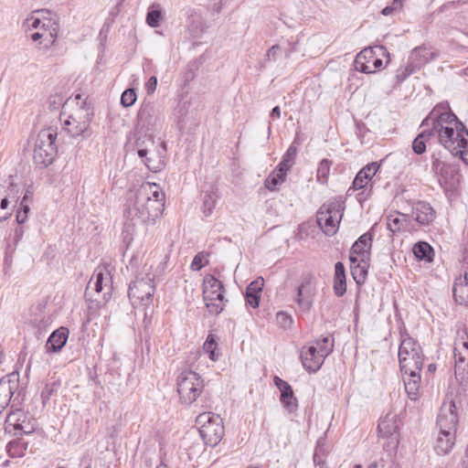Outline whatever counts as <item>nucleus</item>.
Returning <instances> with one entry per match:
<instances>
[{"label":"nucleus","instance_id":"obj_5","mask_svg":"<svg viewBox=\"0 0 468 468\" xmlns=\"http://www.w3.org/2000/svg\"><path fill=\"white\" fill-rule=\"evenodd\" d=\"M200 437L211 447L217 446L222 440L225 430L219 415L213 412H203L196 418Z\"/></svg>","mask_w":468,"mask_h":468},{"label":"nucleus","instance_id":"obj_54","mask_svg":"<svg viewBox=\"0 0 468 468\" xmlns=\"http://www.w3.org/2000/svg\"><path fill=\"white\" fill-rule=\"evenodd\" d=\"M276 319L278 324L283 328H288L292 324V316L284 312H279L276 315Z\"/></svg>","mask_w":468,"mask_h":468},{"label":"nucleus","instance_id":"obj_32","mask_svg":"<svg viewBox=\"0 0 468 468\" xmlns=\"http://www.w3.org/2000/svg\"><path fill=\"white\" fill-rule=\"evenodd\" d=\"M163 19L164 10L161 4L156 2L151 4L146 14V24L153 28L158 27Z\"/></svg>","mask_w":468,"mask_h":468},{"label":"nucleus","instance_id":"obj_28","mask_svg":"<svg viewBox=\"0 0 468 468\" xmlns=\"http://www.w3.org/2000/svg\"><path fill=\"white\" fill-rule=\"evenodd\" d=\"M454 300L461 305H468V273L455 279L452 286Z\"/></svg>","mask_w":468,"mask_h":468},{"label":"nucleus","instance_id":"obj_10","mask_svg":"<svg viewBox=\"0 0 468 468\" xmlns=\"http://www.w3.org/2000/svg\"><path fill=\"white\" fill-rule=\"evenodd\" d=\"M154 275L145 272L144 276L137 277L129 286L128 296L135 307H148L153 303L155 292Z\"/></svg>","mask_w":468,"mask_h":468},{"label":"nucleus","instance_id":"obj_51","mask_svg":"<svg viewBox=\"0 0 468 468\" xmlns=\"http://www.w3.org/2000/svg\"><path fill=\"white\" fill-rule=\"evenodd\" d=\"M369 180L370 179L367 176V174L359 171L353 181V187L356 190L362 189L367 185Z\"/></svg>","mask_w":468,"mask_h":468},{"label":"nucleus","instance_id":"obj_55","mask_svg":"<svg viewBox=\"0 0 468 468\" xmlns=\"http://www.w3.org/2000/svg\"><path fill=\"white\" fill-rule=\"evenodd\" d=\"M379 167H380V165L378 163L373 162V163L367 165L360 171L367 174V176L369 179H371L376 175V173L378 171Z\"/></svg>","mask_w":468,"mask_h":468},{"label":"nucleus","instance_id":"obj_45","mask_svg":"<svg viewBox=\"0 0 468 468\" xmlns=\"http://www.w3.org/2000/svg\"><path fill=\"white\" fill-rule=\"evenodd\" d=\"M217 198L218 197L214 192H207L204 195L202 208L205 217H209L212 214Z\"/></svg>","mask_w":468,"mask_h":468},{"label":"nucleus","instance_id":"obj_11","mask_svg":"<svg viewBox=\"0 0 468 468\" xmlns=\"http://www.w3.org/2000/svg\"><path fill=\"white\" fill-rule=\"evenodd\" d=\"M400 419L398 414L388 412L378 426L379 438L384 440L383 447L389 452H396L399 443Z\"/></svg>","mask_w":468,"mask_h":468},{"label":"nucleus","instance_id":"obj_20","mask_svg":"<svg viewBox=\"0 0 468 468\" xmlns=\"http://www.w3.org/2000/svg\"><path fill=\"white\" fill-rule=\"evenodd\" d=\"M372 248V235L366 232L352 245L350 250V263L355 264L357 260L365 261L370 260V250Z\"/></svg>","mask_w":468,"mask_h":468},{"label":"nucleus","instance_id":"obj_39","mask_svg":"<svg viewBox=\"0 0 468 468\" xmlns=\"http://www.w3.org/2000/svg\"><path fill=\"white\" fill-rule=\"evenodd\" d=\"M27 450V443L21 440H14L6 444V452L9 457L16 458L24 455Z\"/></svg>","mask_w":468,"mask_h":468},{"label":"nucleus","instance_id":"obj_52","mask_svg":"<svg viewBox=\"0 0 468 468\" xmlns=\"http://www.w3.org/2000/svg\"><path fill=\"white\" fill-rule=\"evenodd\" d=\"M204 260L205 254L203 252L197 253L191 262L192 271H200L204 266H206L208 263V261L206 260L204 262Z\"/></svg>","mask_w":468,"mask_h":468},{"label":"nucleus","instance_id":"obj_16","mask_svg":"<svg viewBox=\"0 0 468 468\" xmlns=\"http://www.w3.org/2000/svg\"><path fill=\"white\" fill-rule=\"evenodd\" d=\"M166 155V144L158 143L155 147L151 149H141L140 158L149 170L158 172L165 167Z\"/></svg>","mask_w":468,"mask_h":468},{"label":"nucleus","instance_id":"obj_12","mask_svg":"<svg viewBox=\"0 0 468 468\" xmlns=\"http://www.w3.org/2000/svg\"><path fill=\"white\" fill-rule=\"evenodd\" d=\"M224 286L222 282L214 276L204 279L203 297L206 306L210 314H219L224 309Z\"/></svg>","mask_w":468,"mask_h":468},{"label":"nucleus","instance_id":"obj_7","mask_svg":"<svg viewBox=\"0 0 468 468\" xmlns=\"http://www.w3.org/2000/svg\"><path fill=\"white\" fill-rule=\"evenodd\" d=\"M399 360L402 375L409 371H420L423 366V354L420 345L411 337L402 339L399 348Z\"/></svg>","mask_w":468,"mask_h":468},{"label":"nucleus","instance_id":"obj_26","mask_svg":"<svg viewBox=\"0 0 468 468\" xmlns=\"http://www.w3.org/2000/svg\"><path fill=\"white\" fill-rule=\"evenodd\" d=\"M69 337V330L66 327H59L55 330L48 338L45 348L48 353H58L66 345Z\"/></svg>","mask_w":468,"mask_h":468},{"label":"nucleus","instance_id":"obj_49","mask_svg":"<svg viewBox=\"0 0 468 468\" xmlns=\"http://www.w3.org/2000/svg\"><path fill=\"white\" fill-rule=\"evenodd\" d=\"M333 289L337 297L343 296L346 292V278H334Z\"/></svg>","mask_w":468,"mask_h":468},{"label":"nucleus","instance_id":"obj_13","mask_svg":"<svg viewBox=\"0 0 468 468\" xmlns=\"http://www.w3.org/2000/svg\"><path fill=\"white\" fill-rule=\"evenodd\" d=\"M454 373L457 379L468 382V334L459 331L454 343Z\"/></svg>","mask_w":468,"mask_h":468},{"label":"nucleus","instance_id":"obj_47","mask_svg":"<svg viewBox=\"0 0 468 468\" xmlns=\"http://www.w3.org/2000/svg\"><path fill=\"white\" fill-rule=\"evenodd\" d=\"M416 69L407 62L406 66L399 67L395 75V86L401 84L407 78H409L411 74H413Z\"/></svg>","mask_w":468,"mask_h":468},{"label":"nucleus","instance_id":"obj_29","mask_svg":"<svg viewBox=\"0 0 468 468\" xmlns=\"http://www.w3.org/2000/svg\"><path fill=\"white\" fill-rule=\"evenodd\" d=\"M264 285V280L261 277L251 282L246 289L247 303L252 307L257 308L260 303L261 293Z\"/></svg>","mask_w":468,"mask_h":468},{"label":"nucleus","instance_id":"obj_41","mask_svg":"<svg viewBox=\"0 0 468 468\" xmlns=\"http://www.w3.org/2000/svg\"><path fill=\"white\" fill-rule=\"evenodd\" d=\"M139 134L140 133H136L135 146L137 148L138 155L140 156L141 149H151L153 147H155L157 144L155 143L154 137L151 134Z\"/></svg>","mask_w":468,"mask_h":468},{"label":"nucleus","instance_id":"obj_17","mask_svg":"<svg viewBox=\"0 0 468 468\" xmlns=\"http://www.w3.org/2000/svg\"><path fill=\"white\" fill-rule=\"evenodd\" d=\"M388 55V51L383 46L366 48L356 56V58L354 60V67L356 70L365 74L374 73L375 69H372L369 64L372 63L375 57Z\"/></svg>","mask_w":468,"mask_h":468},{"label":"nucleus","instance_id":"obj_30","mask_svg":"<svg viewBox=\"0 0 468 468\" xmlns=\"http://www.w3.org/2000/svg\"><path fill=\"white\" fill-rule=\"evenodd\" d=\"M404 377L405 390L411 400H416L419 395L420 375V371H409Z\"/></svg>","mask_w":468,"mask_h":468},{"label":"nucleus","instance_id":"obj_15","mask_svg":"<svg viewBox=\"0 0 468 468\" xmlns=\"http://www.w3.org/2000/svg\"><path fill=\"white\" fill-rule=\"evenodd\" d=\"M314 278L312 276L303 277L296 289L295 303L301 312L307 313L313 306L315 295Z\"/></svg>","mask_w":468,"mask_h":468},{"label":"nucleus","instance_id":"obj_1","mask_svg":"<svg viewBox=\"0 0 468 468\" xmlns=\"http://www.w3.org/2000/svg\"><path fill=\"white\" fill-rule=\"evenodd\" d=\"M434 119L433 130L438 133L440 143L452 155H459L468 164V130L452 112H440L435 108L431 113Z\"/></svg>","mask_w":468,"mask_h":468},{"label":"nucleus","instance_id":"obj_25","mask_svg":"<svg viewBox=\"0 0 468 468\" xmlns=\"http://www.w3.org/2000/svg\"><path fill=\"white\" fill-rule=\"evenodd\" d=\"M27 414L21 409L12 410L5 420V431L12 436L18 435V430H21V424L25 423Z\"/></svg>","mask_w":468,"mask_h":468},{"label":"nucleus","instance_id":"obj_38","mask_svg":"<svg viewBox=\"0 0 468 468\" xmlns=\"http://www.w3.org/2000/svg\"><path fill=\"white\" fill-rule=\"evenodd\" d=\"M404 215L400 213H393L387 217V227L388 229L395 233L400 231L405 226V218H403Z\"/></svg>","mask_w":468,"mask_h":468},{"label":"nucleus","instance_id":"obj_57","mask_svg":"<svg viewBox=\"0 0 468 468\" xmlns=\"http://www.w3.org/2000/svg\"><path fill=\"white\" fill-rule=\"evenodd\" d=\"M217 344L215 341V338L212 335H208L206 342L203 345V349L206 353H208L209 351L216 350Z\"/></svg>","mask_w":468,"mask_h":468},{"label":"nucleus","instance_id":"obj_44","mask_svg":"<svg viewBox=\"0 0 468 468\" xmlns=\"http://www.w3.org/2000/svg\"><path fill=\"white\" fill-rule=\"evenodd\" d=\"M43 22V15L36 13V11L28 16L23 23V27L26 32L40 28Z\"/></svg>","mask_w":468,"mask_h":468},{"label":"nucleus","instance_id":"obj_50","mask_svg":"<svg viewBox=\"0 0 468 468\" xmlns=\"http://www.w3.org/2000/svg\"><path fill=\"white\" fill-rule=\"evenodd\" d=\"M403 8V0H393L391 5L382 9L383 16H391L396 12H400Z\"/></svg>","mask_w":468,"mask_h":468},{"label":"nucleus","instance_id":"obj_37","mask_svg":"<svg viewBox=\"0 0 468 468\" xmlns=\"http://www.w3.org/2000/svg\"><path fill=\"white\" fill-rule=\"evenodd\" d=\"M50 30L54 33H42L40 31H36L30 35V38L34 42H37L42 39L39 44H43V48L48 49L56 42V32L54 27H52Z\"/></svg>","mask_w":468,"mask_h":468},{"label":"nucleus","instance_id":"obj_40","mask_svg":"<svg viewBox=\"0 0 468 468\" xmlns=\"http://www.w3.org/2000/svg\"><path fill=\"white\" fill-rule=\"evenodd\" d=\"M297 155V148L293 144L290 145L282 156L281 163L278 165L282 170L289 171L294 164Z\"/></svg>","mask_w":468,"mask_h":468},{"label":"nucleus","instance_id":"obj_63","mask_svg":"<svg viewBox=\"0 0 468 468\" xmlns=\"http://www.w3.org/2000/svg\"><path fill=\"white\" fill-rule=\"evenodd\" d=\"M27 215L28 214H26L24 213L21 209H17L16 211V222L18 224H23L26 222L27 218Z\"/></svg>","mask_w":468,"mask_h":468},{"label":"nucleus","instance_id":"obj_48","mask_svg":"<svg viewBox=\"0 0 468 468\" xmlns=\"http://www.w3.org/2000/svg\"><path fill=\"white\" fill-rule=\"evenodd\" d=\"M136 101V93L133 89L125 90L121 96V103L123 107L128 108L134 104Z\"/></svg>","mask_w":468,"mask_h":468},{"label":"nucleus","instance_id":"obj_64","mask_svg":"<svg viewBox=\"0 0 468 468\" xmlns=\"http://www.w3.org/2000/svg\"><path fill=\"white\" fill-rule=\"evenodd\" d=\"M23 235H24V230L22 228H17L16 230H15V235H14V241L16 243L19 242L22 238H23Z\"/></svg>","mask_w":468,"mask_h":468},{"label":"nucleus","instance_id":"obj_61","mask_svg":"<svg viewBox=\"0 0 468 468\" xmlns=\"http://www.w3.org/2000/svg\"><path fill=\"white\" fill-rule=\"evenodd\" d=\"M21 427H22V429L18 430V435L31 434L35 431L34 426L30 425L29 423H27V424L26 422L22 423Z\"/></svg>","mask_w":468,"mask_h":468},{"label":"nucleus","instance_id":"obj_59","mask_svg":"<svg viewBox=\"0 0 468 468\" xmlns=\"http://www.w3.org/2000/svg\"><path fill=\"white\" fill-rule=\"evenodd\" d=\"M133 229V225L131 223H125L124 229L122 231L123 240L127 244H129L133 240V234L131 233V229Z\"/></svg>","mask_w":468,"mask_h":468},{"label":"nucleus","instance_id":"obj_34","mask_svg":"<svg viewBox=\"0 0 468 468\" xmlns=\"http://www.w3.org/2000/svg\"><path fill=\"white\" fill-rule=\"evenodd\" d=\"M413 253L419 260L426 261L427 262L433 261L434 250L432 247L425 241H419L413 246Z\"/></svg>","mask_w":468,"mask_h":468},{"label":"nucleus","instance_id":"obj_56","mask_svg":"<svg viewBox=\"0 0 468 468\" xmlns=\"http://www.w3.org/2000/svg\"><path fill=\"white\" fill-rule=\"evenodd\" d=\"M157 87V78L155 76H152L149 78V80L146 81L144 85L145 91L147 94H153Z\"/></svg>","mask_w":468,"mask_h":468},{"label":"nucleus","instance_id":"obj_58","mask_svg":"<svg viewBox=\"0 0 468 468\" xmlns=\"http://www.w3.org/2000/svg\"><path fill=\"white\" fill-rule=\"evenodd\" d=\"M281 48L279 45H273L271 46L266 53L267 59L276 61L277 55L280 51Z\"/></svg>","mask_w":468,"mask_h":468},{"label":"nucleus","instance_id":"obj_31","mask_svg":"<svg viewBox=\"0 0 468 468\" xmlns=\"http://www.w3.org/2000/svg\"><path fill=\"white\" fill-rule=\"evenodd\" d=\"M36 13L43 15V22L40 26V28L37 31H40L42 33H51L50 29L52 27H54L55 32H56V39H57L58 36L59 27H60V21H59L58 16L56 14H52L49 11H44V10L36 11ZM52 33H54V32L52 31Z\"/></svg>","mask_w":468,"mask_h":468},{"label":"nucleus","instance_id":"obj_53","mask_svg":"<svg viewBox=\"0 0 468 468\" xmlns=\"http://www.w3.org/2000/svg\"><path fill=\"white\" fill-rule=\"evenodd\" d=\"M9 200L4 197L0 202V222L6 220L11 216V210L9 209Z\"/></svg>","mask_w":468,"mask_h":468},{"label":"nucleus","instance_id":"obj_46","mask_svg":"<svg viewBox=\"0 0 468 468\" xmlns=\"http://www.w3.org/2000/svg\"><path fill=\"white\" fill-rule=\"evenodd\" d=\"M332 162L328 159H323L317 168V180L322 184H325L328 180L330 167Z\"/></svg>","mask_w":468,"mask_h":468},{"label":"nucleus","instance_id":"obj_9","mask_svg":"<svg viewBox=\"0 0 468 468\" xmlns=\"http://www.w3.org/2000/svg\"><path fill=\"white\" fill-rule=\"evenodd\" d=\"M176 386L180 400L186 405L195 402L204 389L203 379L192 370L181 372L177 377Z\"/></svg>","mask_w":468,"mask_h":468},{"label":"nucleus","instance_id":"obj_43","mask_svg":"<svg viewBox=\"0 0 468 468\" xmlns=\"http://www.w3.org/2000/svg\"><path fill=\"white\" fill-rule=\"evenodd\" d=\"M431 132L420 133L412 143V149L415 154H421L426 151V141L431 136Z\"/></svg>","mask_w":468,"mask_h":468},{"label":"nucleus","instance_id":"obj_62","mask_svg":"<svg viewBox=\"0 0 468 468\" xmlns=\"http://www.w3.org/2000/svg\"><path fill=\"white\" fill-rule=\"evenodd\" d=\"M18 209H21L24 213L28 214L30 208L27 202V195H25L22 198Z\"/></svg>","mask_w":468,"mask_h":468},{"label":"nucleus","instance_id":"obj_22","mask_svg":"<svg viewBox=\"0 0 468 468\" xmlns=\"http://www.w3.org/2000/svg\"><path fill=\"white\" fill-rule=\"evenodd\" d=\"M432 168L440 173V183L447 187H454L459 182V175L455 166L441 164L439 159L432 161Z\"/></svg>","mask_w":468,"mask_h":468},{"label":"nucleus","instance_id":"obj_18","mask_svg":"<svg viewBox=\"0 0 468 468\" xmlns=\"http://www.w3.org/2000/svg\"><path fill=\"white\" fill-rule=\"evenodd\" d=\"M458 421L459 419L455 402L452 399L444 400L437 417V426L439 430L456 432Z\"/></svg>","mask_w":468,"mask_h":468},{"label":"nucleus","instance_id":"obj_4","mask_svg":"<svg viewBox=\"0 0 468 468\" xmlns=\"http://www.w3.org/2000/svg\"><path fill=\"white\" fill-rule=\"evenodd\" d=\"M334 338L330 335L322 336L301 350L303 367L310 373L320 369L324 359L333 352Z\"/></svg>","mask_w":468,"mask_h":468},{"label":"nucleus","instance_id":"obj_36","mask_svg":"<svg viewBox=\"0 0 468 468\" xmlns=\"http://www.w3.org/2000/svg\"><path fill=\"white\" fill-rule=\"evenodd\" d=\"M281 392V402L291 412L297 408V399L294 397L292 388L290 384L282 388Z\"/></svg>","mask_w":468,"mask_h":468},{"label":"nucleus","instance_id":"obj_33","mask_svg":"<svg viewBox=\"0 0 468 468\" xmlns=\"http://www.w3.org/2000/svg\"><path fill=\"white\" fill-rule=\"evenodd\" d=\"M368 266L369 260H366L365 261L357 260L355 264L350 263L352 276L357 284H363L365 282L367 276Z\"/></svg>","mask_w":468,"mask_h":468},{"label":"nucleus","instance_id":"obj_24","mask_svg":"<svg viewBox=\"0 0 468 468\" xmlns=\"http://www.w3.org/2000/svg\"><path fill=\"white\" fill-rule=\"evenodd\" d=\"M412 218L422 226H429L435 218V211L430 203L418 201L412 207Z\"/></svg>","mask_w":468,"mask_h":468},{"label":"nucleus","instance_id":"obj_8","mask_svg":"<svg viewBox=\"0 0 468 468\" xmlns=\"http://www.w3.org/2000/svg\"><path fill=\"white\" fill-rule=\"evenodd\" d=\"M344 208V203L336 199L324 204L319 208L316 221L325 235L333 236L337 232Z\"/></svg>","mask_w":468,"mask_h":468},{"label":"nucleus","instance_id":"obj_60","mask_svg":"<svg viewBox=\"0 0 468 468\" xmlns=\"http://www.w3.org/2000/svg\"><path fill=\"white\" fill-rule=\"evenodd\" d=\"M334 278H346L345 266L342 262L338 261L335 265V276Z\"/></svg>","mask_w":468,"mask_h":468},{"label":"nucleus","instance_id":"obj_2","mask_svg":"<svg viewBox=\"0 0 468 468\" xmlns=\"http://www.w3.org/2000/svg\"><path fill=\"white\" fill-rule=\"evenodd\" d=\"M164 200L165 194L157 184L144 183L129 198L124 216L130 220L153 223L164 210Z\"/></svg>","mask_w":468,"mask_h":468},{"label":"nucleus","instance_id":"obj_6","mask_svg":"<svg viewBox=\"0 0 468 468\" xmlns=\"http://www.w3.org/2000/svg\"><path fill=\"white\" fill-rule=\"evenodd\" d=\"M57 135L53 128L43 129L38 133L33 154L37 165L47 167L53 163L57 154Z\"/></svg>","mask_w":468,"mask_h":468},{"label":"nucleus","instance_id":"obj_14","mask_svg":"<svg viewBox=\"0 0 468 468\" xmlns=\"http://www.w3.org/2000/svg\"><path fill=\"white\" fill-rule=\"evenodd\" d=\"M112 276L110 271L104 266L95 269L86 287V293L90 294L91 291L97 293L102 292V299L108 301L112 293Z\"/></svg>","mask_w":468,"mask_h":468},{"label":"nucleus","instance_id":"obj_19","mask_svg":"<svg viewBox=\"0 0 468 468\" xmlns=\"http://www.w3.org/2000/svg\"><path fill=\"white\" fill-rule=\"evenodd\" d=\"M19 388V374L13 372L0 379V413L9 405Z\"/></svg>","mask_w":468,"mask_h":468},{"label":"nucleus","instance_id":"obj_3","mask_svg":"<svg viewBox=\"0 0 468 468\" xmlns=\"http://www.w3.org/2000/svg\"><path fill=\"white\" fill-rule=\"evenodd\" d=\"M63 109L60 113L63 130L73 138L87 137L93 112L83 101L82 95L77 94L72 100L67 101Z\"/></svg>","mask_w":468,"mask_h":468},{"label":"nucleus","instance_id":"obj_23","mask_svg":"<svg viewBox=\"0 0 468 468\" xmlns=\"http://www.w3.org/2000/svg\"><path fill=\"white\" fill-rule=\"evenodd\" d=\"M456 442V432L439 430L433 449L437 455L443 456L449 454Z\"/></svg>","mask_w":468,"mask_h":468},{"label":"nucleus","instance_id":"obj_21","mask_svg":"<svg viewBox=\"0 0 468 468\" xmlns=\"http://www.w3.org/2000/svg\"><path fill=\"white\" fill-rule=\"evenodd\" d=\"M157 121L158 113L154 105L150 102L144 103L137 113V133L149 131L156 125Z\"/></svg>","mask_w":468,"mask_h":468},{"label":"nucleus","instance_id":"obj_27","mask_svg":"<svg viewBox=\"0 0 468 468\" xmlns=\"http://www.w3.org/2000/svg\"><path fill=\"white\" fill-rule=\"evenodd\" d=\"M433 58V52L426 47H417L410 54L408 62L417 70Z\"/></svg>","mask_w":468,"mask_h":468},{"label":"nucleus","instance_id":"obj_35","mask_svg":"<svg viewBox=\"0 0 468 468\" xmlns=\"http://www.w3.org/2000/svg\"><path fill=\"white\" fill-rule=\"evenodd\" d=\"M287 171L277 166V168L266 178L265 186L271 191L276 190L277 186L285 181Z\"/></svg>","mask_w":468,"mask_h":468},{"label":"nucleus","instance_id":"obj_42","mask_svg":"<svg viewBox=\"0 0 468 468\" xmlns=\"http://www.w3.org/2000/svg\"><path fill=\"white\" fill-rule=\"evenodd\" d=\"M314 463L317 468H328L325 463V451L324 449V439H319L314 453Z\"/></svg>","mask_w":468,"mask_h":468}]
</instances>
